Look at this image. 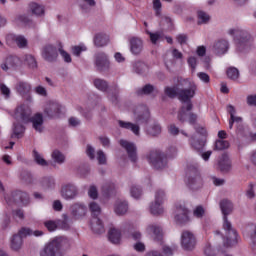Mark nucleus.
Here are the masks:
<instances>
[{
	"label": "nucleus",
	"instance_id": "f257e3e1",
	"mask_svg": "<svg viewBox=\"0 0 256 256\" xmlns=\"http://www.w3.org/2000/svg\"><path fill=\"white\" fill-rule=\"evenodd\" d=\"M220 209L224 215L223 228L226 231V242H224L225 247H233L237 243V231L233 229L231 222L227 219V215L233 213V202L228 199L220 201Z\"/></svg>",
	"mask_w": 256,
	"mask_h": 256
},
{
	"label": "nucleus",
	"instance_id": "f03ea898",
	"mask_svg": "<svg viewBox=\"0 0 256 256\" xmlns=\"http://www.w3.org/2000/svg\"><path fill=\"white\" fill-rule=\"evenodd\" d=\"M197 92V85L195 83H190L189 88H183L178 90V99L182 103H187L186 107L182 106L178 111L177 119L180 123H184L187 120V112L193 109V103H191V99L195 97V93ZM186 109V111H185Z\"/></svg>",
	"mask_w": 256,
	"mask_h": 256
},
{
	"label": "nucleus",
	"instance_id": "7ed1b4c3",
	"mask_svg": "<svg viewBox=\"0 0 256 256\" xmlns=\"http://www.w3.org/2000/svg\"><path fill=\"white\" fill-rule=\"evenodd\" d=\"M228 33L237 41L236 47L240 53H247V51L251 49V45H253V37H251L247 31L234 28L230 29Z\"/></svg>",
	"mask_w": 256,
	"mask_h": 256
},
{
	"label": "nucleus",
	"instance_id": "20e7f679",
	"mask_svg": "<svg viewBox=\"0 0 256 256\" xmlns=\"http://www.w3.org/2000/svg\"><path fill=\"white\" fill-rule=\"evenodd\" d=\"M147 160L149 161L150 165L154 167V169H165L167 167V154L163 153L160 150H152L150 151L147 156Z\"/></svg>",
	"mask_w": 256,
	"mask_h": 256
},
{
	"label": "nucleus",
	"instance_id": "39448f33",
	"mask_svg": "<svg viewBox=\"0 0 256 256\" xmlns=\"http://www.w3.org/2000/svg\"><path fill=\"white\" fill-rule=\"evenodd\" d=\"M187 185L190 189H201L203 187V180L201 179V175H199V171L195 167H188L186 172Z\"/></svg>",
	"mask_w": 256,
	"mask_h": 256
},
{
	"label": "nucleus",
	"instance_id": "423d86ee",
	"mask_svg": "<svg viewBox=\"0 0 256 256\" xmlns=\"http://www.w3.org/2000/svg\"><path fill=\"white\" fill-rule=\"evenodd\" d=\"M181 245L185 251H193L197 246L195 234L189 230H184L181 234Z\"/></svg>",
	"mask_w": 256,
	"mask_h": 256
},
{
	"label": "nucleus",
	"instance_id": "0eeeda50",
	"mask_svg": "<svg viewBox=\"0 0 256 256\" xmlns=\"http://www.w3.org/2000/svg\"><path fill=\"white\" fill-rule=\"evenodd\" d=\"M40 256H63V252L61 251V242L57 240L49 242L40 252Z\"/></svg>",
	"mask_w": 256,
	"mask_h": 256
},
{
	"label": "nucleus",
	"instance_id": "6e6552de",
	"mask_svg": "<svg viewBox=\"0 0 256 256\" xmlns=\"http://www.w3.org/2000/svg\"><path fill=\"white\" fill-rule=\"evenodd\" d=\"M174 219L177 225H187L191 221L189 218V209L183 204L176 205Z\"/></svg>",
	"mask_w": 256,
	"mask_h": 256
},
{
	"label": "nucleus",
	"instance_id": "1a4fd4ad",
	"mask_svg": "<svg viewBox=\"0 0 256 256\" xmlns=\"http://www.w3.org/2000/svg\"><path fill=\"white\" fill-rule=\"evenodd\" d=\"M164 199H165V192L163 190L156 191L155 201L150 206V213H152V215H163Z\"/></svg>",
	"mask_w": 256,
	"mask_h": 256
},
{
	"label": "nucleus",
	"instance_id": "9d476101",
	"mask_svg": "<svg viewBox=\"0 0 256 256\" xmlns=\"http://www.w3.org/2000/svg\"><path fill=\"white\" fill-rule=\"evenodd\" d=\"M134 115H136V123H149L151 113L149 108L145 105L137 106L134 110Z\"/></svg>",
	"mask_w": 256,
	"mask_h": 256
},
{
	"label": "nucleus",
	"instance_id": "9b49d317",
	"mask_svg": "<svg viewBox=\"0 0 256 256\" xmlns=\"http://www.w3.org/2000/svg\"><path fill=\"white\" fill-rule=\"evenodd\" d=\"M147 232L152 235L153 241L156 243H160L163 245V239L165 237V233L163 232V228L157 224H150L147 227Z\"/></svg>",
	"mask_w": 256,
	"mask_h": 256
},
{
	"label": "nucleus",
	"instance_id": "f8f14e48",
	"mask_svg": "<svg viewBox=\"0 0 256 256\" xmlns=\"http://www.w3.org/2000/svg\"><path fill=\"white\" fill-rule=\"evenodd\" d=\"M15 118L22 123H29L31 121V108L26 105H21L16 108Z\"/></svg>",
	"mask_w": 256,
	"mask_h": 256
},
{
	"label": "nucleus",
	"instance_id": "ddd939ff",
	"mask_svg": "<svg viewBox=\"0 0 256 256\" xmlns=\"http://www.w3.org/2000/svg\"><path fill=\"white\" fill-rule=\"evenodd\" d=\"M5 199L7 203H23V205H29V194L20 190L12 192L11 198Z\"/></svg>",
	"mask_w": 256,
	"mask_h": 256
},
{
	"label": "nucleus",
	"instance_id": "4468645a",
	"mask_svg": "<svg viewBox=\"0 0 256 256\" xmlns=\"http://www.w3.org/2000/svg\"><path fill=\"white\" fill-rule=\"evenodd\" d=\"M42 57L45 59V61H48V63L57 61V57H59L57 48L51 44L44 46L42 50Z\"/></svg>",
	"mask_w": 256,
	"mask_h": 256
},
{
	"label": "nucleus",
	"instance_id": "2eb2a0df",
	"mask_svg": "<svg viewBox=\"0 0 256 256\" xmlns=\"http://www.w3.org/2000/svg\"><path fill=\"white\" fill-rule=\"evenodd\" d=\"M121 147L126 150L129 159L132 161V163L137 162V146H135L134 143L129 142L127 140H120L119 141Z\"/></svg>",
	"mask_w": 256,
	"mask_h": 256
},
{
	"label": "nucleus",
	"instance_id": "dca6fc26",
	"mask_svg": "<svg viewBox=\"0 0 256 256\" xmlns=\"http://www.w3.org/2000/svg\"><path fill=\"white\" fill-rule=\"evenodd\" d=\"M79 194V190L75 184H64L61 188V195L64 199H75L76 196Z\"/></svg>",
	"mask_w": 256,
	"mask_h": 256
},
{
	"label": "nucleus",
	"instance_id": "f3484780",
	"mask_svg": "<svg viewBox=\"0 0 256 256\" xmlns=\"http://www.w3.org/2000/svg\"><path fill=\"white\" fill-rule=\"evenodd\" d=\"M7 45H11L12 43H16L19 49H25L27 47V38L24 36H17L15 34H8L6 36Z\"/></svg>",
	"mask_w": 256,
	"mask_h": 256
},
{
	"label": "nucleus",
	"instance_id": "a211bd4d",
	"mask_svg": "<svg viewBox=\"0 0 256 256\" xmlns=\"http://www.w3.org/2000/svg\"><path fill=\"white\" fill-rule=\"evenodd\" d=\"M95 65L98 71H107L109 69V59L105 53H100L96 55Z\"/></svg>",
	"mask_w": 256,
	"mask_h": 256
},
{
	"label": "nucleus",
	"instance_id": "6ab92c4d",
	"mask_svg": "<svg viewBox=\"0 0 256 256\" xmlns=\"http://www.w3.org/2000/svg\"><path fill=\"white\" fill-rule=\"evenodd\" d=\"M71 215L74 217V219H82V217L87 215V206L79 203L72 205Z\"/></svg>",
	"mask_w": 256,
	"mask_h": 256
},
{
	"label": "nucleus",
	"instance_id": "aec40b11",
	"mask_svg": "<svg viewBox=\"0 0 256 256\" xmlns=\"http://www.w3.org/2000/svg\"><path fill=\"white\" fill-rule=\"evenodd\" d=\"M130 51L133 55H141L143 52V40L137 37L130 39Z\"/></svg>",
	"mask_w": 256,
	"mask_h": 256
},
{
	"label": "nucleus",
	"instance_id": "412c9836",
	"mask_svg": "<svg viewBox=\"0 0 256 256\" xmlns=\"http://www.w3.org/2000/svg\"><path fill=\"white\" fill-rule=\"evenodd\" d=\"M29 123H32L33 129L38 133H43V114L36 113L32 118H30Z\"/></svg>",
	"mask_w": 256,
	"mask_h": 256
},
{
	"label": "nucleus",
	"instance_id": "4be33fe9",
	"mask_svg": "<svg viewBox=\"0 0 256 256\" xmlns=\"http://www.w3.org/2000/svg\"><path fill=\"white\" fill-rule=\"evenodd\" d=\"M19 65V58L17 56H8L5 61L0 65L3 71H9Z\"/></svg>",
	"mask_w": 256,
	"mask_h": 256
},
{
	"label": "nucleus",
	"instance_id": "5701e85b",
	"mask_svg": "<svg viewBox=\"0 0 256 256\" xmlns=\"http://www.w3.org/2000/svg\"><path fill=\"white\" fill-rule=\"evenodd\" d=\"M228 113H230L229 129H233L234 123H236L237 125H241V123H243L242 117L235 116L236 110L233 105L228 106Z\"/></svg>",
	"mask_w": 256,
	"mask_h": 256
},
{
	"label": "nucleus",
	"instance_id": "b1692460",
	"mask_svg": "<svg viewBox=\"0 0 256 256\" xmlns=\"http://www.w3.org/2000/svg\"><path fill=\"white\" fill-rule=\"evenodd\" d=\"M108 239L111 243H114V245H119V243H121V230L115 227L110 228Z\"/></svg>",
	"mask_w": 256,
	"mask_h": 256
},
{
	"label": "nucleus",
	"instance_id": "393cba45",
	"mask_svg": "<svg viewBox=\"0 0 256 256\" xmlns=\"http://www.w3.org/2000/svg\"><path fill=\"white\" fill-rule=\"evenodd\" d=\"M214 50L217 55H225L229 51V42L227 40H219L214 44Z\"/></svg>",
	"mask_w": 256,
	"mask_h": 256
},
{
	"label": "nucleus",
	"instance_id": "a878e982",
	"mask_svg": "<svg viewBox=\"0 0 256 256\" xmlns=\"http://www.w3.org/2000/svg\"><path fill=\"white\" fill-rule=\"evenodd\" d=\"M218 169L222 173H229V171H231V160H229V157H227V155H223L219 160Z\"/></svg>",
	"mask_w": 256,
	"mask_h": 256
},
{
	"label": "nucleus",
	"instance_id": "bb28decb",
	"mask_svg": "<svg viewBox=\"0 0 256 256\" xmlns=\"http://www.w3.org/2000/svg\"><path fill=\"white\" fill-rule=\"evenodd\" d=\"M117 193V188L115 187V184L112 182H106L102 186V195L104 197H113Z\"/></svg>",
	"mask_w": 256,
	"mask_h": 256
},
{
	"label": "nucleus",
	"instance_id": "cd10ccee",
	"mask_svg": "<svg viewBox=\"0 0 256 256\" xmlns=\"http://www.w3.org/2000/svg\"><path fill=\"white\" fill-rule=\"evenodd\" d=\"M45 113L48 117H57L61 114V105L52 103L46 108Z\"/></svg>",
	"mask_w": 256,
	"mask_h": 256
},
{
	"label": "nucleus",
	"instance_id": "c85d7f7f",
	"mask_svg": "<svg viewBox=\"0 0 256 256\" xmlns=\"http://www.w3.org/2000/svg\"><path fill=\"white\" fill-rule=\"evenodd\" d=\"M119 127H121L122 129H129L130 131H132V133H134V135H139V125L131 123V122H125L123 120H119L118 121Z\"/></svg>",
	"mask_w": 256,
	"mask_h": 256
},
{
	"label": "nucleus",
	"instance_id": "c756f323",
	"mask_svg": "<svg viewBox=\"0 0 256 256\" xmlns=\"http://www.w3.org/2000/svg\"><path fill=\"white\" fill-rule=\"evenodd\" d=\"M16 91L22 96L29 95L31 93V85L27 82H18L16 85Z\"/></svg>",
	"mask_w": 256,
	"mask_h": 256
},
{
	"label": "nucleus",
	"instance_id": "7c9ffc66",
	"mask_svg": "<svg viewBox=\"0 0 256 256\" xmlns=\"http://www.w3.org/2000/svg\"><path fill=\"white\" fill-rule=\"evenodd\" d=\"M134 71L138 75H147L149 73V66L142 61H138L134 63Z\"/></svg>",
	"mask_w": 256,
	"mask_h": 256
},
{
	"label": "nucleus",
	"instance_id": "2f4dec72",
	"mask_svg": "<svg viewBox=\"0 0 256 256\" xmlns=\"http://www.w3.org/2000/svg\"><path fill=\"white\" fill-rule=\"evenodd\" d=\"M109 43V36L106 34H97L94 37V45L96 47H105Z\"/></svg>",
	"mask_w": 256,
	"mask_h": 256
},
{
	"label": "nucleus",
	"instance_id": "473e14b6",
	"mask_svg": "<svg viewBox=\"0 0 256 256\" xmlns=\"http://www.w3.org/2000/svg\"><path fill=\"white\" fill-rule=\"evenodd\" d=\"M20 179L23 181V183H26V185H33L35 183V178L33 177V174H31L28 170H23L20 174Z\"/></svg>",
	"mask_w": 256,
	"mask_h": 256
},
{
	"label": "nucleus",
	"instance_id": "72a5a7b5",
	"mask_svg": "<svg viewBox=\"0 0 256 256\" xmlns=\"http://www.w3.org/2000/svg\"><path fill=\"white\" fill-rule=\"evenodd\" d=\"M129 210V205L127 202L118 201L115 206V213L116 215H125Z\"/></svg>",
	"mask_w": 256,
	"mask_h": 256
},
{
	"label": "nucleus",
	"instance_id": "f704fd0d",
	"mask_svg": "<svg viewBox=\"0 0 256 256\" xmlns=\"http://www.w3.org/2000/svg\"><path fill=\"white\" fill-rule=\"evenodd\" d=\"M93 83H94V87H96V89H98L99 91H102L103 93H105V91L109 89V84L104 79L95 78Z\"/></svg>",
	"mask_w": 256,
	"mask_h": 256
},
{
	"label": "nucleus",
	"instance_id": "c9c22d12",
	"mask_svg": "<svg viewBox=\"0 0 256 256\" xmlns=\"http://www.w3.org/2000/svg\"><path fill=\"white\" fill-rule=\"evenodd\" d=\"M205 143H207V138H201L200 140L197 138H192L191 145L196 151H203Z\"/></svg>",
	"mask_w": 256,
	"mask_h": 256
},
{
	"label": "nucleus",
	"instance_id": "e433bc0d",
	"mask_svg": "<svg viewBox=\"0 0 256 256\" xmlns=\"http://www.w3.org/2000/svg\"><path fill=\"white\" fill-rule=\"evenodd\" d=\"M29 9L31 11V13H33V15H44L45 14V8H43V6L35 3V2H31L29 4Z\"/></svg>",
	"mask_w": 256,
	"mask_h": 256
},
{
	"label": "nucleus",
	"instance_id": "4c0bfd02",
	"mask_svg": "<svg viewBox=\"0 0 256 256\" xmlns=\"http://www.w3.org/2000/svg\"><path fill=\"white\" fill-rule=\"evenodd\" d=\"M92 229L94 233H97L98 235L105 233V226H103V221H101L99 218H95Z\"/></svg>",
	"mask_w": 256,
	"mask_h": 256
},
{
	"label": "nucleus",
	"instance_id": "58836bf2",
	"mask_svg": "<svg viewBox=\"0 0 256 256\" xmlns=\"http://www.w3.org/2000/svg\"><path fill=\"white\" fill-rule=\"evenodd\" d=\"M58 227L60 229H65L66 231L68 229H71V222L69 220V216L67 214L62 215V220H57Z\"/></svg>",
	"mask_w": 256,
	"mask_h": 256
},
{
	"label": "nucleus",
	"instance_id": "ea45409f",
	"mask_svg": "<svg viewBox=\"0 0 256 256\" xmlns=\"http://www.w3.org/2000/svg\"><path fill=\"white\" fill-rule=\"evenodd\" d=\"M22 245H23V239L21 238V236L15 234L12 238L11 249H13V251H19Z\"/></svg>",
	"mask_w": 256,
	"mask_h": 256
},
{
	"label": "nucleus",
	"instance_id": "a19ab883",
	"mask_svg": "<svg viewBox=\"0 0 256 256\" xmlns=\"http://www.w3.org/2000/svg\"><path fill=\"white\" fill-rule=\"evenodd\" d=\"M33 157L37 165H40L41 167H47V165H49L47 160H45L44 157L41 156L39 152H37V150H33Z\"/></svg>",
	"mask_w": 256,
	"mask_h": 256
},
{
	"label": "nucleus",
	"instance_id": "79ce46f5",
	"mask_svg": "<svg viewBox=\"0 0 256 256\" xmlns=\"http://www.w3.org/2000/svg\"><path fill=\"white\" fill-rule=\"evenodd\" d=\"M141 237L143 236L138 230L130 229L127 232V238L132 241H137V243L141 241Z\"/></svg>",
	"mask_w": 256,
	"mask_h": 256
},
{
	"label": "nucleus",
	"instance_id": "37998d69",
	"mask_svg": "<svg viewBox=\"0 0 256 256\" xmlns=\"http://www.w3.org/2000/svg\"><path fill=\"white\" fill-rule=\"evenodd\" d=\"M52 159L59 165L65 163V155H63V153H61L59 150H54L52 152Z\"/></svg>",
	"mask_w": 256,
	"mask_h": 256
},
{
	"label": "nucleus",
	"instance_id": "c03bdc74",
	"mask_svg": "<svg viewBox=\"0 0 256 256\" xmlns=\"http://www.w3.org/2000/svg\"><path fill=\"white\" fill-rule=\"evenodd\" d=\"M198 25H205L207 23H209V20L211 19V17L206 14L204 11H198Z\"/></svg>",
	"mask_w": 256,
	"mask_h": 256
},
{
	"label": "nucleus",
	"instance_id": "a18cd8bd",
	"mask_svg": "<svg viewBox=\"0 0 256 256\" xmlns=\"http://www.w3.org/2000/svg\"><path fill=\"white\" fill-rule=\"evenodd\" d=\"M164 93L170 99H175V97H179V90L176 87H166L164 89Z\"/></svg>",
	"mask_w": 256,
	"mask_h": 256
},
{
	"label": "nucleus",
	"instance_id": "49530a36",
	"mask_svg": "<svg viewBox=\"0 0 256 256\" xmlns=\"http://www.w3.org/2000/svg\"><path fill=\"white\" fill-rule=\"evenodd\" d=\"M40 185L44 189H51L52 187H55V181L52 178L44 177L41 179Z\"/></svg>",
	"mask_w": 256,
	"mask_h": 256
},
{
	"label": "nucleus",
	"instance_id": "de8ad7c7",
	"mask_svg": "<svg viewBox=\"0 0 256 256\" xmlns=\"http://www.w3.org/2000/svg\"><path fill=\"white\" fill-rule=\"evenodd\" d=\"M89 209L92 213V215L96 216L101 215V206L95 201L90 202Z\"/></svg>",
	"mask_w": 256,
	"mask_h": 256
},
{
	"label": "nucleus",
	"instance_id": "09e8293b",
	"mask_svg": "<svg viewBox=\"0 0 256 256\" xmlns=\"http://www.w3.org/2000/svg\"><path fill=\"white\" fill-rule=\"evenodd\" d=\"M25 61L30 69H37V60L35 59V57H33V55H26Z\"/></svg>",
	"mask_w": 256,
	"mask_h": 256
},
{
	"label": "nucleus",
	"instance_id": "8fccbe9b",
	"mask_svg": "<svg viewBox=\"0 0 256 256\" xmlns=\"http://www.w3.org/2000/svg\"><path fill=\"white\" fill-rule=\"evenodd\" d=\"M223 149H229V141L227 140H217L215 142V150L223 151Z\"/></svg>",
	"mask_w": 256,
	"mask_h": 256
},
{
	"label": "nucleus",
	"instance_id": "3c124183",
	"mask_svg": "<svg viewBox=\"0 0 256 256\" xmlns=\"http://www.w3.org/2000/svg\"><path fill=\"white\" fill-rule=\"evenodd\" d=\"M227 77L228 79H232V81H235V79H239V70L235 67H231L227 70Z\"/></svg>",
	"mask_w": 256,
	"mask_h": 256
},
{
	"label": "nucleus",
	"instance_id": "603ef678",
	"mask_svg": "<svg viewBox=\"0 0 256 256\" xmlns=\"http://www.w3.org/2000/svg\"><path fill=\"white\" fill-rule=\"evenodd\" d=\"M155 91V87L151 84H146L140 91H138V95H151Z\"/></svg>",
	"mask_w": 256,
	"mask_h": 256
},
{
	"label": "nucleus",
	"instance_id": "864d4df0",
	"mask_svg": "<svg viewBox=\"0 0 256 256\" xmlns=\"http://www.w3.org/2000/svg\"><path fill=\"white\" fill-rule=\"evenodd\" d=\"M44 227H46V229H48L50 232L51 231H56L57 227H59V224L54 220H47L44 222Z\"/></svg>",
	"mask_w": 256,
	"mask_h": 256
},
{
	"label": "nucleus",
	"instance_id": "5fc2aeb1",
	"mask_svg": "<svg viewBox=\"0 0 256 256\" xmlns=\"http://www.w3.org/2000/svg\"><path fill=\"white\" fill-rule=\"evenodd\" d=\"M97 161L99 165H107V156L105 155V152H103V150H99L97 152Z\"/></svg>",
	"mask_w": 256,
	"mask_h": 256
},
{
	"label": "nucleus",
	"instance_id": "6e6d98bb",
	"mask_svg": "<svg viewBox=\"0 0 256 256\" xmlns=\"http://www.w3.org/2000/svg\"><path fill=\"white\" fill-rule=\"evenodd\" d=\"M147 33L150 36V40H151V43H153V45H156L157 41H159V39L163 37V33L161 32H156V33L147 32Z\"/></svg>",
	"mask_w": 256,
	"mask_h": 256
},
{
	"label": "nucleus",
	"instance_id": "4d7b16f0",
	"mask_svg": "<svg viewBox=\"0 0 256 256\" xmlns=\"http://www.w3.org/2000/svg\"><path fill=\"white\" fill-rule=\"evenodd\" d=\"M13 133L15 135V137H21V135H23V133H25V127H23V125L21 124H14V130Z\"/></svg>",
	"mask_w": 256,
	"mask_h": 256
},
{
	"label": "nucleus",
	"instance_id": "13d9d810",
	"mask_svg": "<svg viewBox=\"0 0 256 256\" xmlns=\"http://www.w3.org/2000/svg\"><path fill=\"white\" fill-rule=\"evenodd\" d=\"M0 93L5 97V99H9V97H11V89H9L5 84H0Z\"/></svg>",
	"mask_w": 256,
	"mask_h": 256
},
{
	"label": "nucleus",
	"instance_id": "bf43d9fd",
	"mask_svg": "<svg viewBox=\"0 0 256 256\" xmlns=\"http://www.w3.org/2000/svg\"><path fill=\"white\" fill-rule=\"evenodd\" d=\"M193 215L201 219L205 215V208H203V206H197L193 211Z\"/></svg>",
	"mask_w": 256,
	"mask_h": 256
},
{
	"label": "nucleus",
	"instance_id": "052dcab7",
	"mask_svg": "<svg viewBox=\"0 0 256 256\" xmlns=\"http://www.w3.org/2000/svg\"><path fill=\"white\" fill-rule=\"evenodd\" d=\"M131 196L134 197V199H139L142 195V191L137 186H132L130 189Z\"/></svg>",
	"mask_w": 256,
	"mask_h": 256
},
{
	"label": "nucleus",
	"instance_id": "680f3d73",
	"mask_svg": "<svg viewBox=\"0 0 256 256\" xmlns=\"http://www.w3.org/2000/svg\"><path fill=\"white\" fill-rule=\"evenodd\" d=\"M19 237H21V239H23V237H27L28 235H33V230H31L30 228H21L18 232Z\"/></svg>",
	"mask_w": 256,
	"mask_h": 256
},
{
	"label": "nucleus",
	"instance_id": "e2e57ef3",
	"mask_svg": "<svg viewBox=\"0 0 256 256\" xmlns=\"http://www.w3.org/2000/svg\"><path fill=\"white\" fill-rule=\"evenodd\" d=\"M88 195L91 199H97L99 197V192L97 191V187L92 185L88 190Z\"/></svg>",
	"mask_w": 256,
	"mask_h": 256
},
{
	"label": "nucleus",
	"instance_id": "0e129e2a",
	"mask_svg": "<svg viewBox=\"0 0 256 256\" xmlns=\"http://www.w3.org/2000/svg\"><path fill=\"white\" fill-rule=\"evenodd\" d=\"M161 0H153V9L156 11V15L157 17H159V15H161Z\"/></svg>",
	"mask_w": 256,
	"mask_h": 256
},
{
	"label": "nucleus",
	"instance_id": "69168bd1",
	"mask_svg": "<svg viewBox=\"0 0 256 256\" xmlns=\"http://www.w3.org/2000/svg\"><path fill=\"white\" fill-rule=\"evenodd\" d=\"M82 51H87V48L85 46L72 47V53H73V55H76V57H79V55H81Z\"/></svg>",
	"mask_w": 256,
	"mask_h": 256
},
{
	"label": "nucleus",
	"instance_id": "338daca9",
	"mask_svg": "<svg viewBox=\"0 0 256 256\" xmlns=\"http://www.w3.org/2000/svg\"><path fill=\"white\" fill-rule=\"evenodd\" d=\"M247 105L250 107H256V94L255 95H248L246 98Z\"/></svg>",
	"mask_w": 256,
	"mask_h": 256
},
{
	"label": "nucleus",
	"instance_id": "774afa93",
	"mask_svg": "<svg viewBox=\"0 0 256 256\" xmlns=\"http://www.w3.org/2000/svg\"><path fill=\"white\" fill-rule=\"evenodd\" d=\"M248 232L250 233V237L253 241V243L256 245V226H252L248 229Z\"/></svg>",
	"mask_w": 256,
	"mask_h": 256
}]
</instances>
